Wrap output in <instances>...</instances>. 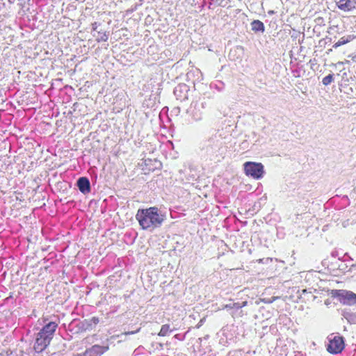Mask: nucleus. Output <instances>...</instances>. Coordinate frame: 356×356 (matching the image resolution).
I'll return each instance as SVG.
<instances>
[{
	"label": "nucleus",
	"instance_id": "obj_1",
	"mask_svg": "<svg viewBox=\"0 0 356 356\" xmlns=\"http://www.w3.org/2000/svg\"><path fill=\"white\" fill-rule=\"evenodd\" d=\"M38 321L42 327L35 335L33 348L36 353H41L49 346L60 320L58 315H50L42 316Z\"/></svg>",
	"mask_w": 356,
	"mask_h": 356
},
{
	"label": "nucleus",
	"instance_id": "obj_2",
	"mask_svg": "<svg viewBox=\"0 0 356 356\" xmlns=\"http://www.w3.org/2000/svg\"><path fill=\"white\" fill-rule=\"evenodd\" d=\"M140 226L144 230L152 231L160 227L165 220V215L158 207L139 209L136 215Z\"/></svg>",
	"mask_w": 356,
	"mask_h": 356
},
{
	"label": "nucleus",
	"instance_id": "obj_3",
	"mask_svg": "<svg viewBox=\"0 0 356 356\" xmlns=\"http://www.w3.org/2000/svg\"><path fill=\"white\" fill-rule=\"evenodd\" d=\"M201 152L207 159L219 162L224 158L227 147L220 136L215 134L202 143Z\"/></svg>",
	"mask_w": 356,
	"mask_h": 356
},
{
	"label": "nucleus",
	"instance_id": "obj_4",
	"mask_svg": "<svg viewBox=\"0 0 356 356\" xmlns=\"http://www.w3.org/2000/svg\"><path fill=\"white\" fill-rule=\"evenodd\" d=\"M99 323L98 317L93 316L90 318L81 321L73 319L68 325L67 330L72 334H79L86 331L92 330Z\"/></svg>",
	"mask_w": 356,
	"mask_h": 356
},
{
	"label": "nucleus",
	"instance_id": "obj_5",
	"mask_svg": "<svg viewBox=\"0 0 356 356\" xmlns=\"http://www.w3.org/2000/svg\"><path fill=\"white\" fill-rule=\"evenodd\" d=\"M243 169L248 177L259 180L265 175L264 166L261 163L247 161L243 164Z\"/></svg>",
	"mask_w": 356,
	"mask_h": 356
},
{
	"label": "nucleus",
	"instance_id": "obj_6",
	"mask_svg": "<svg viewBox=\"0 0 356 356\" xmlns=\"http://www.w3.org/2000/svg\"><path fill=\"white\" fill-rule=\"evenodd\" d=\"M329 341L327 345V350L331 354H337L341 353L345 346L344 338L339 334H330L327 337Z\"/></svg>",
	"mask_w": 356,
	"mask_h": 356
},
{
	"label": "nucleus",
	"instance_id": "obj_7",
	"mask_svg": "<svg viewBox=\"0 0 356 356\" xmlns=\"http://www.w3.org/2000/svg\"><path fill=\"white\" fill-rule=\"evenodd\" d=\"M248 305V302L241 301L234 302L233 300H230L228 303L223 305L222 309L227 310L233 318H239L244 315L243 307H246Z\"/></svg>",
	"mask_w": 356,
	"mask_h": 356
},
{
	"label": "nucleus",
	"instance_id": "obj_8",
	"mask_svg": "<svg viewBox=\"0 0 356 356\" xmlns=\"http://www.w3.org/2000/svg\"><path fill=\"white\" fill-rule=\"evenodd\" d=\"M205 102H193L186 111V113L193 121H200L202 118V110L205 107Z\"/></svg>",
	"mask_w": 356,
	"mask_h": 356
},
{
	"label": "nucleus",
	"instance_id": "obj_9",
	"mask_svg": "<svg viewBox=\"0 0 356 356\" xmlns=\"http://www.w3.org/2000/svg\"><path fill=\"white\" fill-rule=\"evenodd\" d=\"M333 294L344 305H353L356 303V294L350 291L335 290Z\"/></svg>",
	"mask_w": 356,
	"mask_h": 356
},
{
	"label": "nucleus",
	"instance_id": "obj_10",
	"mask_svg": "<svg viewBox=\"0 0 356 356\" xmlns=\"http://www.w3.org/2000/svg\"><path fill=\"white\" fill-rule=\"evenodd\" d=\"M109 349L108 343L103 345L95 344L86 348L84 352V356H101Z\"/></svg>",
	"mask_w": 356,
	"mask_h": 356
},
{
	"label": "nucleus",
	"instance_id": "obj_11",
	"mask_svg": "<svg viewBox=\"0 0 356 356\" xmlns=\"http://www.w3.org/2000/svg\"><path fill=\"white\" fill-rule=\"evenodd\" d=\"M189 87L184 83L179 84L174 89V95L177 99L184 101L188 98Z\"/></svg>",
	"mask_w": 356,
	"mask_h": 356
},
{
	"label": "nucleus",
	"instance_id": "obj_12",
	"mask_svg": "<svg viewBox=\"0 0 356 356\" xmlns=\"http://www.w3.org/2000/svg\"><path fill=\"white\" fill-rule=\"evenodd\" d=\"M76 186L79 191L86 195L91 191V185L89 179L87 177H79L76 182Z\"/></svg>",
	"mask_w": 356,
	"mask_h": 356
},
{
	"label": "nucleus",
	"instance_id": "obj_13",
	"mask_svg": "<svg viewBox=\"0 0 356 356\" xmlns=\"http://www.w3.org/2000/svg\"><path fill=\"white\" fill-rule=\"evenodd\" d=\"M336 3L339 9L348 12L355 8L356 1L355 0H337Z\"/></svg>",
	"mask_w": 356,
	"mask_h": 356
},
{
	"label": "nucleus",
	"instance_id": "obj_14",
	"mask_svg": "<svg viewBox=\"0 0 356 356\" xmlns=\"http://www.w3.org/2000/svg\"><path fill=\"white\" fill-rule=\"evenodd\" d=\"M337 264L338 266L337 270L339 271L337 275H339V273H346V272L351 271L352 268H356V264L348 265L346 263V259L341 260L339 257L338 259V261H337Z\"/></svg>",
	"mask_w": 356,
	"mask_h": 356
},
{
	"label": "nucleus",
	"instance_id": "obj_15",
	"mask_svg": "<svg viewBox=\"0 0 356 356\" xmlns=\"http://www.w3.org/2000/svg\"><path fill=\"white\" fill-rule=\"evenodd\" d=\"M342 316L349 323L356 324V312L350 309H344L342 310Z\"/></svg>",
	"mask_w": 356,
	"mask_h": 356
},
{
	"label": "nucleus",
	"instance_id": "obj_16",
	"mask_svg": "<svg viewBox=\"0 0 356 356\" xmlns=\"http://www.w3.org/2000/svg\"><path fill=\"white\" fill-rule=\"evenodd\" d=\"M92 35L95 38V40L99 43L101 42H106L108 40L109 33L106 31L100 29L97 31V33H92Z\"/></svg>",
	"mask_w": 356,
	"mask_h": 356
},
{
	"label": "nucleus",
	"instance_id": "obj_17",
	"mask_svg": "<svg viewBox=\"0 0 356 356\" xmlns=\"http://www.w3.org/2000/svg\"><path fill=\"white\" fill-rule=\"evenodd\" d=\"M251 29L255 33H264L265 26L262 22L258 19L253 20L251 24Z\"/></svg>",
	"mask_w": 356,
	"mask_h": 356
},
{
	"label": "nucleus",
	"instance_id": "obj_18",
	"mask_svg": "<svg viewBox=\"0 0 356 356\" xmlns=\"http://www.w3.org/2000/svg\"><path fill=\"white\" fill-rule=\"evenodd\" d=\"M355 36L353 35H347L341 37L337 42H335L332 47L337 49L340 46L344 45L355 39Z\"/></svg>",
	"mask_w": 356,
	"mask_h": 356
},
{
	"label": "nucleus",
	"instance_id": "obj_19",
	"mask_svg": "<svg viewBox=\"0 0 356 356\" xmlns=\"http://www.w3.org/2000/svg\"><path fill=\"white\" fill-rule=\"evenodd\" d=\"M176 330L177 329L175 327L171 328L169 324H164L161 326V328L158 335L160 337L169 336L172 332H173Z\"/></svg>",
	"mask_w": 356,
	"mask_h": 356
},
{
	"label": "nucleus",
	"instance_id": "obj_20",
	"mask_svg": "<svg viewBox=\"0 0 356 356\" xmlns=\"http://www.w3.org/2000/svg\"><path fill=\"white\" fill-rule=\"evenodd\" d=\"M137 237V233L134 232H127L124 234V241L127 244H132L134 243Z\"/></svg>",
	"mask_w": 356,
	"mask_h": 356
},
{
	"label": "nucleus",
	"instance_id": "obj_21",
	"mask_svg": "<svg viewBox=\"0 0 356 356\" xmlns=\"http://www.w3.org/2000/svg\"><path fill=\"white\" fill-rule=\"evenodd\" d=\"M225 83L220 80L212 82L210 85L211 88L216 90L218 92H222L225 89Z\"/></svg>",
	"mask_w": 356,
	"mask_h": 356
},
{
	"label": "nucleus",
	"instance_id": "obj_22",
	"mask_svg": "<svg viewBox=\"0 0 356 356\" xmlns=\"http://www.w3.org/2000/svg\"><path fill=\"white\" fill-rule=\"evenodd\" d=\"M334 81V74H329L325 76L322 80V83L327 86L330 85Z\"/></svg>",
	"mask_w": 356,
	"mask_h": 356
},
{
	"label": "nucleus",
	"instance_id": "obj_23",
	"mask_svg": "<svg viewBox=\"0 0 356 356\" xmlns=\"http://www.w3.org/2000/svg\"><path fill=\"white\" fill-rule=\"evenodd\" d=\"M188 170H189L190 172L188 173L187 179L188 181H194V180H195L196 178L198 177V175L196 173L195 170H193L191 168H189Z\"/></svg>",
	"mask_w": 356,
	"mask_h": 356
},
{
	"label": "nucleus",
	"instance_id": "obj_24",
	"mask_svg": "<svg viewBox=\"0 0 356 356\" xmlns=\"http://www.w3.org/2000/svg\"><path fill=\"white\" fill-rule=\"evenodd\" d=\"M143 3V0H139L138 3H136L135 5L132 6L131 8L127 10V13H132L133 12L136 11L138 8L141 6Z\"/></svg>",
	"mask_w": 356,
	"mask_h": 356
},
{
	"label": "nucleus",
	"instance_id": "obj_25",
	"mask_svg": "<svg viewBox=\"0 0 356 356\" xmlns=\"http://www.w3.org/2000/svg\"><path fill=\"white\" fill-rule=\"evenodd\" d=\"M223 0H208V8L212 9L213 5L220 6Z\"/></svg>",
	"mask_w": 356,
	"mask_h": 356
},
{
	"label": "nucleus",
	"instance_id": "obj_26",
	"mask_svg": "<svg viewBox=\"0 0 356 356\" xmlns=\"http://www.w3.org/2000/svg\"><path fill=\"white\" fill-rule=\"evenodd\" d=\"M145 350V348L143 346H139L137 348H136L133 353V356H140L143 354Z\"/></svg>",
	"mask_w": 356,
	"mask_h": 356
},
{
	"label": "nucleus",
	"instance_id": "obj_27",
	"mask_svg": "<svg viewBox=\"0 0 356 356\" xmlns=\"http://www.w3.org/2000/svg\"><path fill=\"white\" fill-rule=\"evenodd\" d=\"M188 332V331L186 332L185 333L177 334H175L173 337V339H177L179 341H184L186 339V336Z\"/></svg>",
	"mask_w": 356,
	"mask_h": 356
},
{
	"label": "nucleus",
	"instance_id": "obj_28",
	"mask_svg": "<svg viewBox=\"0 0 356 356\" xmlns=\"http://www.w3.org/2000/svg\"><path fill=\"white\" fill-rule=\"evenodd\" d=\"M92 34L95 33H97V31H98L97 29L99 26H101V23L95 22L92 24Z\"/></svg>",
	"mask_w": 356,
	"mask_h": 356
},
{
	"label": "nucleus",
	"instance_id": "obj_29",
	"mask_svg": "<svg viewBox=\"0 0 356 356\" xmlns=\"http://www.w3.org/2000/svg\"><path fill=\"white\" fill-rule=\"evenodd\" d=\"M278 298H279V297H277V296H273L270 298H264L263 302L265 303L270 304V303H273L275 300H276Z\"/></svg>",
	"mask_w": 356,
	"mask_h": 356
},
{
	"label": "nucleus",
	"instance_id": "obj_30",
	"mask_svg": "<svg viewBox=\"0 0 356 356\" xmlns=\"http://www.w3.org/2000/svg\"><path fill=\"white\" fill-rule=\"evenodd\" d=\"M140 329L141 328L139 327L137 329H136L135 330H127V331H125L122 334H124V335L134 334H136V333L139 332Z\"/></svg>",
	"mask_w": 356,
	"mask_h": 356
},
{
	"label": "nucleus",
	"instance_id": "obj_31",
	"mask_svg": "<svg viewBox=\"0 0 356 356\" xmlns=\"http://www.w3.org/2000/svg\"><path fill=\"white\" fill-rule=\"evenodd\" d=\"M180 113V108L177 106V107H174L171 111H170V115L172 116V115H175V116H177Z\"/></svg>",
	"mask_w": 356,
	"mask_h": 356
},
{
	"label": "nucleus",
	"instance_id": "obj_32",
	"mask_svg": "<svg viewBox=\"0 0 356 356\" xmlns=\"http://www.w3.org/2000/svg\"><path fill=\"white\" fill-rule=\"evenodd\" d=\"M316 23H317L318 25H322V24H323V25H324V24H323V23H324V19H323V17H317V18L316 19Z\"/></svg>",
	"mask_w": 356,
	"mask_h": 356
},
{
	"label": "nucleus",
	"instance_id": "obj_33",
	"mask_svg": "<svg viewBox=\"0 0 356 356\" xmlns=\"http://www.w3.org/2000/svg\"><path fill=\"white\" fill-rule=\"evenodd\" d=\"M261 207L260 202L255 203L254 205L253 211H259Z\"/></svg>",
	"mask_w": 356,
	"mask_h": 356
},
{
	"label": "nucleus",
	"instance_id": "obj_34",
	"mask_svg": "<svg viewBox=\"0 0 356 356\" xmlns=\"http://www.w3.org/2000/svg\"><path fill=\"white\" fill-rule=\"evenodd\" d=\"M207 6H208V0H203L200 8L201 9H203Z\"/></svg>",
	"mask_w": 356,
	"mask_h": 356
},
{
	"label": "nucleus",
	"instance_id": "obj_35",
	"mask_svg": "<svg viewBox=\"0 0 356 356\" xmlns=\"http://www.w3.org/2000/svg\"><path fill=\"white\" fill-rule=\"evenodd\" d=\"M331 256L334 258H336V257H339V253L337 250H334V251H332L331 252Z\"/></svg>",
	"mask_w": 356,
	"mask_h": 356
},
{
	"label": "nucleus",
	"instance_id": "obj_36",
	"mask_svg": "<svg viewBox=\"0 0 356 356\" xmlns=\"http://www.w3.org/2000/svg\"><path fill=\"white\" fill-rule=\"evenodd\" d=\"M17 356H29V354L22 353L21 354L18 355Z\"/></svg>",
	"mask_w": 356,
	"mask_h": 356
},
{
	"label": "nucleus",
	"instance_id": "obj_37",
	"mask_svg": "<svg viewBox=\"0 0 356 356\" xmlns=\"http://www.w3.org/2000/svg\"><path fill=\"white\" fill-rule=\"evenodd\" d=\"M307 292V289H302V290L301 291V295H303V294L306 293Z\"/></svg>",
	"mask_w": 356,
	"mask_h": 356
},
{
	"label": "nucleus",
	"instance_id": "obj_38",
	"mask_svg": "<svg viewBox=\"0 0 356 356\" xmlns=\"http://www.w3.org/2000/svg\"><path fill=\"white\" fill-rule=\"evenodd\" d=\"M203 321H204V319H201L200 320V323H199V324L197 325V327H199L202 325V323H203Z\"/></svg>",
	"mask_w": 356,
	"mask_h": 356
},
{
	"label": "nucleus",
	"instance_id": "obj_39",
	"mask_svg": "<svg viewBox=\"0 0 356 356\" xmlns=\"http://www.w3.org/2000/svg\"><path fill=\"white\" fill-rule=\"evenodd\" d=\"M232 52H233V50H231V51H230V52H229V58L230 59H232Z\"/></svg>",
	"mask_w": 356,
	"mask_h": 356
},
{
	"label": "nucleus",
	"instance_id": "obj_40",
	"mask_svg": "<svg viewBox=\"0 0 356 356\" xmlns=\"http://www.w3.org/2000/svg\"><path fill=\"white\" fill-rule=\"evenodd\" d=\"M325 40H327V42H332V38H326Z\"/></svg>",
	"mask_w": 356,
	"mask_h": 356
},
{
	"label": "nucleus",
	"instance_id": "obj_41",
	"mask_svg": "<svg viewBox=\"0 0 356 356\" xmlns=\"http://www.w3.org/2000/svg\"><path fill=\"white\" fill-rule=\"evenodd\" d=\"M15 0H8L10 3H13Z\"/></svg>",
	"mask_w": 356,
	"mask_h": 356
},
{
	"label": "nucleus",
	"instance_id": "obj_42",
	"mask_svg": "<svg viewBox=\"0 0 356 356\" xmlns=\"http://www.w3.org/2000/svg\"><path fill=\"white\" fill-rule=\"evenodd\" d=\"M263 260H264V259H260L259 260V263H263Z\"/></svg>",
	"mask_w": 356,
	"mask_h": 356
},
{
	"label": "nucleus",
	"instance_id": "obj_43",
	"mask_svg": "<svg viewBox=\"0 0 356 356\" xmlns=\"http://www.w3.org/2000/svg\"><path fill=\"white\" fill-rule=\"evenodd\" d=\"M332 51V49H329L328 51L327 52V54H329L330 52H331Z\"/></svg>",
	"mask_w": 356,
	"mask_h": 356
},
{
	"label": "nucleus",
	"instance_id": "obj_44",
	"mask_svg": "<svg viewBox=\"0 0 356 356\" xmlns=\"http://www.w3.org/2000/svg\"><path fill=\"white\" fill-rule=\"evenodd\" d=\"M19 1H24L25 0H19Z\"/></svg>",
	"mask_w": 356,
	"mask_h": 356
},
{
	"label": "nucleus",
	"instance_id": "obj_45",
	"mask_svg": "<svg viewBox=\"0 0 356 356\" xmlns=\"http://www.w3.org/2000/svg\"><path fill=\"white\" fill-rule=\"evenodd\" d=\"M296 356H298V355H296Z\"/></svg>",
	"mask_w": 356,
	"mask_h": 356
}]
</instances>
